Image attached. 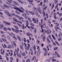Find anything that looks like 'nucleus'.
I'll use <instances>...</instances> for the list:
<instances>
[{"label":"nucleus","instance_id":"f257e3e1","mask_svg":"<svg viewBox=\"0 0 62 62\" xmlns=\"http://www.w3.org/2000/svg\"><path fill=\"white\" fill-rule=\"evenodd\" d=\"M32 20L35 23H36L37 24L39 23V20L38 18H35V17H33L32 19Z\"/></svg>","mask_w":62,"mask_h":62},{"label":"nucleus","instance_id":"f03ea898","mask_svg":"<svg viewBox=\"0 0 62 62\" xmlns=\"http://www.w3.org/2000/svg\"><path fill=\"white\" fill-rule=\"evenodd\" d=\"M47 8V6H46L43 8V16L44 17H45V12H44V10H46V8Z\"/></svg>","mask_w":62,"mask_h":62},{"label":"nucleus","instance_id":"7ed1b4c3","mask_svg":"<svg viewBox=\"0 0 62 62\" xmlns=\"http://www.w3.org/2000/svg\"><path fill=\"white\" fill-rule=\"evenodd\" d=\"M40 9V8L39 7H38L37 8H33V10L34 11H38Z\"/></svg>","mask_w":62,"mask_h":62},{"label":"nucleus","instance_id":"20e7f679","mask_svg":"<svg viewBox=\"0 0 62 62\" xmlns=\"http://www.w3.org/2000/svg\"><path fill=\"white\" fill-rule=\"evenodd\" d=\"M53 22H54V23L55 24L57 25V26H58L59 25V24L58 23H57V21H56L55 20H53Z\"/></svg>","mask_w":62,"mask_h":62},{"label":"nucleus","instance_id":"39448f33","mask_svg":"<svg viewBox=\"0 0 62 62\" xmlns=\"http://www.w3.org/2000/svg\"><path fill=\"white\" fill-rule=\"evenodd\" d=\"M11 45L12 46H13V45H14L15 47H16V43L14 41L12 42V43H11Z\"/></svg>","mask_w":62,"mask_h":62},{"label":"nucleus","instance_id":"423d86ee","mask_svg":"<svg viewBox=\"0 0 62 62\" xmlns=\"http://www.w3.org/2000/svg\"><path fill=\"white\" fill-rule=\"evenodd\" d=\"M3 23H5V24H6V25H8L9 26L10 25V24H11L10 23H8L7 22H6V21H3Z\"/></svg>","mask_w":62,"mask_h":62},{"label":"nucleus","instance_id":"0eeeda50","mask_svg":"<svg viewBox=\"0 0 62 62\" xmlns=\"http://www.w3.org/2000/svg\"><path fill=\"white\" fill-rule=\"evenodd\" d=\"M16 10H18L20 12H22V13H24L23 11L22 10L20 9V8H16Z\"/></svg>","mask_w":62,"mask_h":62},{"label":"nucleus","instance_id":"6e6552de","mask_svg":"<svg viewBox=\"0 0 62 62\" xmlns=\"http://www.w3.org/2000/svg\"><path fill=\"white\" fill-rule=\"evenodd\" d=\"M12 15H14V16H16V17H17V18H20V16H19L17 15H15V14L13 13L12 14Z\"/></svg>","mask_w":62,"mask_h":62},{"label":"nucleus","instance_id":"1a4fd4ad","mask_svg":"<svg viewBox=\"0 0 62 62\" xmlns=\"http://www.w3.org/2000/svg\"><path fill=\"white\" fill-rule=\"evenodd\" d=\"M29 12L32 15H35V12L34 11L32 12L31 11H29Z\"/></svg>","mask_w":62,"mask_h":62},{"label":"nucleus","instance_id":"9d476101","mask_svg":"<svg viewBox=\"0 0 62 62\" xmlns=\"http://www.w3.org/2000/svg\"><path fill=\"white\" fill-rule=\"evenodd\" d=\"M7 15H8L9 17H12V14L11 15L10 13L9 12L7 14Z\"/></svg>","mask_w":62,"mask_h":62},{"label":"nucleus","instance_id":"9b49d317","mask_svg":"<svg viewBox=\"0 0 62 62\" xmlns=\"http://www.w3.org/2000/svg\"><path fill=\"white\" fill-rule=\"evenodd\" d=\"M46 32L47 34H50L51 32V31L50 30H49L46 31Z\"/></svg>","mask_w":62,"mask_h":62},{"label":"nucleus","instance_id":"f8f14e48","mask_svg":"<svg viewBox=\"0 0 62 62\" xmlns=\"http://www.w3.org/2000/svg\"><path fill=\"white\" fill-rule=\"evenodd\" d=\"M13 4H14L15 5H16L17 6H18V5H19V4L17 2H15V1H13Z\"/></svg>","mask_w":62,"mask_h":62},{"label":"nucleus","instance_id":"ddd939ff","mask_svg":"<svg viewBox=\"0 0 62 62\" xmlns=\"http://www.w3.org/2000/svg\"><path fill=\"white\" fill-rule=\"evenodd\" d=\"M19 8L20 9H21V10H22V11H25V10H24V9L23 8L21 7H19Z\"/></svg>","mask_w":62,"mask_h":62},{"label":"nucleus","instance_id":"4468645a","mask_svg":"<svg viewBox=\"0 0 62 62\" xmlns=\"http://www.w3.org/2000/svg\"><path fill=\"white\" fill-rule=\"evenodd\" d=\"M38 55H39L40 54V49H39L38 51Z\"/></svg>","mask_w":62,"mask_h":62},{"label":"nucleus","instance_id":"2eb2a0df","mask_svg":"<svg viewBox=\"0 0 62 62\" xmlns=\"http://www.w3.org/2000/svg\"><path fill=\"white\" fill-rule=\"evenodd\" d=\"M13 19L14 21H15L16 22H18V20H17V19L14 17H13Z\"/></svg>","mask_w":62,"mask_h":62},{"label":"nucleus","instance_id":"dca6fc26","mask_svg":"<svg viewBox=\"0 0 62 62\" xmlns=\"http://www.w3.org/2000/svg\"><path fill=\"white\" fill-rule=\"evenodd\" d=\"M7 1L9 2V3H10V4H11L12 3V2H13V0H6Z\"/></svg>","mask_w":62,"mask_h":62},{"label":"nucleus","instance_id":"f3484780","mask_svg":"<svg viewBox=\"0 0 62 62\" xmlns=\"http://www.w3.org/2000/svg\"><path fill=\"white\" fill-rule=\"evenodd\" d=\"M15 32L16 33H17V34H18V33H19L20 32V31L18 29H17L16 30V31H15Z\"/></svg>","mask_w":62,"mask_h":62},{"label":"nucleus","instance_id":"a211bd4d","mask_svg":"<svg viewBox=\"0 0 62 62\" xmlns=\"http://www.w3.org/2000/svg\"><path fill=\"white\" fill-rule=\"evenodd\" d=\"M15 12L16 13L18 14H20V12L16 10L15 11Z\"/></svg>","mask_w":62,"mask_h":62},{"label":"nucleus","instance_id":"6ab92c4d","mask_svg":"<svg viewBox=\"0 0 62 62\" xmlns=\"http://www.w3.org/2000/svg\"><path fill=\"white\" fill-rule=\"evenodd\" d=\"M0 29H2L3 27H4V25L3 24H0Z\"/></svg>","mask_w":62,"mask_h":62},{"label":"nucleus","instance_id":"aec40b11","mask_svg":"<svg viewBox=\"0 0 62 62\" xmlns=\"http://www.w3.org/2000/svg\"><path fill=\"white\" fill-rule=\"evenodd\" d=\"M13 37L14 39H15L16 40H17V39L15 37V35L14 36H13Z\"/></svg>","mask_w":62,"mask_h":62},{"label":"nucleus","instance_id":"412c9836","mask_svg":"<svg viewBox=\"0 0 62 62\" xmlns=\"http://www.w3.org/2000/svg\"><path fill=\"white\" fill-rule=\"evenodd\" d=\"M39 12V13H40V14H41L42 13V10H40V9L38 10Z\"/></svg>","mask_w":62,"mask_h":62},{"label":"nucleus","instance_id":"4be33fe9","mask_svg":"<svg viewBox=\"0 0 62 62\" xmlns=\"http://www.w3.org/2000/svg\"><path fill=\"white\" fill-rule=\"evenodd\" d=\"M17 39H18L20 41H21V38H20V37L19 36H17Z\"/></svg>","mask_w":62,"mask_h":62},{"label":"nucleus","instance_id":"5701e85b","mask_svg":"<svg viewBox=\"0 0 62 62\" xmlns=\"http://www.w3.org/2000/svg\"><path fill=\"white\" fill-rule=\"evenodd\" d=\"M27 1L30 2V3H33L34 1L33 0H27Z\"/></svg>","mask_w":62,"mask_h":62},{"label":"nucleus","instance_id":"b1692460","mask_svg":"<svg viewBox=\"0 0 62 62\" xmlns=\"http://www.w3.org/2000/svg\"><path fill=\"white\" fill-rule=\"evenodd\" d=\"M9 35L10 36H14L15 35L12 32L10 34H9Z\"/></svg>","mask_w":62,"mask_h":62},{"label":"nucleus","instance_id":"393cba45","mask_svg":"<svg viewBox=\"0 0 62 62\" xmlns=\"http://www.w3.org/2000/svg\"><path fill=\"white\" fill-rule=\"evenodd\" d=\"M28 20L30 22V23H32V21L31 19H30V18L28 17Z\"/></svg>","mask_w":62,"mask_h":62},{"label":"nucleus","instance_id":"a878e982","mask_svg":"<svg viewBox=\"0 0 62 62\" xmlns=\"http://www.w3.org/2000/svg\"><path fill=\"white\" fill-rule=\"evenodd\" d=\"M22 16H23L24 17H25L26 16H27V14H22Z\"/></svg>","mask_w":62,"mask_h":62},{"label":"nucleus","instance_id":"bb28decb","mask_svg":"<svg viewBox=\"0 0 62 62\" xmlns=\"http://www.w3.org/2000/svg\"><path fill=\"white\" fill-rule=\"evenodd\" d=\"M20 48L22 50V51H23L24 49H23V46H22L21 45H20Z\"/></svg>","mask_w":62,"mask_h":62},{"label":"nucleus","instance_id":"cd10ccee","mask_svg":"<svg viewBox=\"0 0 62 62\" xmlns=\"http://www.w3.org/2000/svg\"><path fill=\"white\" fill-rule=\"evenodd\" d=\"M25 48L26 50H28L29 49V47H28L27 46L25 47Z\"/></svg>","mask_w":62,"mask_h":62},{"label":"nucleus","instance_id":"c85d7f7f","mask_svg":"<svg viewBox=\"0 0 62 62\" xmlns=\"http://www.w3.org/2000/svg\"><path fill=\"white\" fill-rule=\"evenodd\" d=\"M1 39H2V40L4 42H5V41H7V40L3 38H1Z\"/></svg>","mask_w":62,"mask_h":62},{"label":"nucleus","instance_id":"c756f323","mask_svg":"<svg viewBox=\"0 0 62 62\" xmlns=\"http://www.w3.org/2000/svg\"><path fill=\"white\" fill-rule=\"evenodd\" d=\"M3 29L4 31H7V30H8V28L6 27L3 28Z\"/></svg>","mask_w":62,"mask_h":62},{"label":"nucleus","instance_id":"7c9ffc66","mask_svg":"<svg viewBox=\"0 0 62 62\" xmlns=\"http://www.w3.org/2000/svg\"><path fill=\"white\" fill-rule=\"evenodd\" d=\"M52 38H53V39H54V40H56V39L54 36V35L52 34Z\"/></svg>","mask_w":62,"mask_h":62},{"label":"nucleus","instance_id":"2f4dec72","mask_svg":"<svg viewBox=\"0 0 62 62\" xmlns=\"http://www.w3.org/2000/svg\"><path fill=\"white\" fill-rule=\"evenodd\" d=\"M41 27L42 29V32H43V25H41Z\"/></svg>","mask_w":62,"mask_h":62},{"label":"nucleus","instance_id":"473e14b6","mask_svg":"<svg viewBox=\"0 0 62 62\" xmlns=\"http://www.w3.org/2000/svg\"><path fill=\"white\" fill-rule=\"evenodd\" d=\"M20 17L19 18V19L20 21H21L22 20V19H23V18L22 17H20Z\"/></svg>","mask_w":62,"mask_h":62},{"label":"nucleus","instance_id":"72a5a7b5","mask_svg":"<svg viewBox=\"0 0 62 62\" xmlns=\"http://www.w3.org/2000/svg\"><path fill=\"white\" fill-rule=\"evenodd\" d=\"M26 24H27V25H29V22L27 20H26Z\"/></svg>","mask_w":62,"mask_h":62},{"label":"nucleus","instance_id":"f704fd0d","mask_svg":"<svg viewBox=\"0 0 62 62\" xmlns=\"http://www.w3.org/2000/svg\"><path fill=\"white\" fill-rule=\"evenodd\" d=\"M55 29L56 31L57 32V31H58V30H57V29H59V28H58V27H55Z\"/></svg>","mask_w":62,"mask_h":62},{"label":"nucleus","instance_id":"c9c22d12","mask_svg":"<svg viewBox=\"0 0 62 62\" xmlns=\"http://www.w3.org/2000/svg\"><path fill=\"white\" fill-rule=\"evenodd\" d=\"M54 4H53L52 5V6L51 7V10L53 9V8H54Z\"/></svg>","mask_w":62,"mask_h":62},{"label":"nucleus","instance_id":"e433bc0d","mask_svg":"<svg viewBox=\"0 0 62 62\" xmlns=\"http://www.w3.org/2000/svg\"><path fill=\"white\" fill-rule=\"evenodd\" d=\"M45 27H46V23L44 22L43 25V27L44 28H45Z\"/></svg>","mask_w":62,"mask_h":62},{"label":"nucleus","instance_id":"4c0bfd02","mask_svg":"<svg viewBox=\"0 0 62 62\" xmlns=\"http://www.w3.org/2000/svg\"><path fill=\"white\" fill-rule=\"evenodd\" d=\"M21 55L22 56H25L26 55L25 53H22Z\"/></svg>","mask_w":62,"mask_h":62},{"label":"nucleus","instance_id":"58836bf2","mask_svg":"<svg viewBox=\"0 0 62 62\" xmlns=\"http://www.w3.org/2000/svg\"><path fill=\"white\" fill-rule=\"evenodd\" d=\"M4 12L5 14H6L7 15L8 14V13L9 12L7 10H5L4 11Z\"/></svg>","mask_w":62,"mask_h":62},{"label":"nucleus","instance_id":"ea45409f","mask_svg":"<svg viewBox=\"0 0 62 62\" xmlns=\"http://www.w3.org/2000/svg\"><path fill=\"white\" fill-rule=\"evenodd\" d=\"M46 39V38L44 36L43 37V40L44 42L45 41Z\"/></svg>","mask_w":62,"mask_h":62},{"label":"nucleus","instance_id":"a19ab883","mask_svg":"<svg viewBox=\"0 0 62 62\" xmlns=\"http://www.w3.org/2000/svg\"><path fill=\"white\" fill-rule=\"evenodd\" d=\"M47 41L48 43H49L51 42V41H50V40L48 39V38H47Z\"/></svg>","mask_w":62,"mask_h":62},{"label":"nucleus","instance_id":"79ce46f5","mask_svg":"<svg viewBox=\"0 0 62 62\" xmlns=\"http://www.w3.org/2000/svg\"><path fill=\"white\" fill-rule=\"evenodd\" d=\"M43 50H44V51L45 52H47V49L46 48H43Z\"/></svg>","mask_w":62,"mask_h":62},{"label":"nucleus","instance_id":"37998d69","mask_svg":"<svg viewBox=\"0 0 62 62\" xmlns=\"http://www.w3.org/2000/svg\"><path fill=\"white\" fill-rule=\"evenodd\" d=\"M43 22V19H41V23L42 24Z\"/></svg>","mask_w":62,"mask_h":62},{"label":"nucleus","instance_id":"c03bdc74","mask_svg":"<svg viewBox=\"0 0 62 62\" xmlns=\"http://www.w3.org/2000/svg\"><path fill=\"white\" fill-rule=\"evenodd\" d=\"M17 0L18 1H19V2H20V3H21V4H23V1H21L20 0Z\"/></svg>","mask_w":62,"mask_h":62},{"label":"nucleus","instance_id":"a18cd8bd","mask_svg":"<svg viewBox=\"0 0 62 62\" xmlns=\"http://www.w3.org/2000/svg\"><path fill=\"white\" fill-rule=\"evenodd\" d=\"M14 27L15 28H16V29H19V28L18 27L16 26H15V25H14Z\"/></svg>","mask_w":62,"mask_h":62},{"label":"nucleus","instance_id":"49530a36","mask_svg":"<svg viewBox=\"0 0 62 62\" xmlns=\"http://www.w3.org/2000/svg\"><path fill=\"white\" fill-rule=\"evenodd\" d=\"M7 5L6 4H4L3 6V7L4 8H7Z\"/></svg>","mask_w":62,"mask_h":62},{"label":"nucleus","instance_id":"de8ad7c7","mask_svg":"<svg viewBox=\"0 0 62 62\" xmlns=\"http://www.w3.org/2000/svg\"><path fill=\"white\" fill-rule=\"evenodd\" d=\"M27 36H30V35H31V34L29 32H27Z\"/></svg>","mask_w":62,"mask_h":62},{"label":"nucleus","instance_id":"09e8293b","mask_svg":"<svg viewBox=\"0 0 62 62\" xmlns=\"http://www.w3.org/2000/svg\"><path fill=\"white\" fill-rule=\"evenodd\" d=\"M36 59V56H33V57L32 58V61H33V60H34V59Z\"/></svg>","mask_w":62,"mask_h":62},{"label":"nucleus","instance_id":"8fccbe9b","mask_svg":"<svg viewBox=\"0 0 62 62\" xmlns=\"http://www.w3.org/2000/svg\"><path fill=\"white\" fill-rule=\"evenodd\" d=\"M17 24L19 26V27H22V25H21V24L19 23H17Z\"/></svg>","mask_w":62,"mask_h":62},{"label":"nucleus","instance_id":"3c124183","mask_svg":"<svg viewBox=\"0 0 62 62\" xmlns=\"http://www.w3.org/2000/svg\"><path fill=\"white\" fill-rule=\"evenodd\" d=\"M38 60L37 59V58L35 59L34 60V62H38Z\"/></svg>","mask_w":62,"mask_h":62},{"label":"nucleus","instance_id":"603ef678","mask_svg":"<svg viewBox=\"0 0 62 62\" xmlns=\"http://www.w3.org/2000/svg\"><path fill=\"white\" fill-rule=\"evenodd\" d=\"M23 40L25 42H26V39H25V37L24 38Z\"/></svg>","mask_w":62,"mask_h":62},{"label":"nucleus","instance_id":"864d4df0","mask_svg":"<svg viewBox=\"0 0 62 62\" xmlns=\"http://www.w3.org/2000/svg\"><path fill=\"white\" fill-rule=\"evenodd\" d=\"M22 29H24V28H25V27H24V24H22Z\"/></svg>","mask_w":62,"mask_h":62},{"label":"nucleus","instance_id":"5fc2aeb1","mask_svg":"<svg viewBox=\"0 0 62 62\" xmlns=\"http://www.w3.org/2000/svg\"><path fill=\"white\" fill-rule=\"evenodd\" d=\"M4 53H5V50H3L2 52L1 53V54H2V55H3L4 54Z\"/></svg>","mask_w":62,"mask_h":62},{"label":"nucleus","instance_id":"6e6d98bb","mask_svg":"<svg viewBox=\"0 0 62 62\" xmlns=\"http://www.w3.org/2000/svg\"><path fill=\"white\" fill-rule=\"evenodd\" d=\"M52 62H56V61H57V60H56V59H53L52 60Z\"/></svg>","mask_w":62,"mask_h":62},{"label":"nucleus","instance_id":"4d7b16f0","mask_svg":"<svg viewBox=\"0 0 62 62\" xmlns=\"http://www.w3.org/2000/svg\"><path fill=\"white\" fill-rule=\"evenodd\" d=\"M58 2V0H55L54 3L55 4H57Z\"/></svg>","mask_w":62,"mask_h":62},{"label":"nucleus","instance_id":"13d9d810","mask_svg":"<svg viewBox=\"0 0 62 62\" xmlns=\"http://www.w3.org/2000/svg\"><path fill=\"white\" fill-rule=\"evenodd\" d=\"M27 45H28V46H27L28 47H29V48H30V45L29 44H27Z\"/></svg>","mask_w":62,"mask_h":62},{"label":"nucleus","instance_id":"bf43d9fd","mask_svg":"<svg viewBox=\"0 0 62 62\" xmlns=\"http://www.w3.org/2000/svg\"><path fill=\"white\" fill-rule=\"evenodd\" d=\"M36 1L37 3H39L40 2V0H35Z\"/></svg>","mask_w":62,"mask_h":62},{"label":"nucleus","instance_id":"052dcab7","mask_svg":"<svg viewBox=\"0 0 62 62\" xmlns=\"http://www.w3.org/2000/svg\"><path fill=\"white\" fill-rule=\"evenodd\" d=\"M47 54H48V53L47 52H45V53L44 54V55L45 56H46V55H47Z\"/></svg>","mask_w":62,"mask_h":62},{"label":"nucleus","instance_id":"680f3d73","mask_svg":"<svg viewBox=\"0 0 62 62\" xmlns=\"http://www.w3.org/2000/svg\"><path fill=\"white\" fill-rule=\"evenodd\" d=\"M26 62H30V59H28L26 60Z\"/></svg>","mask_w":62,"mask_h":62},{"label":"nucleus","instance_id":"e2e57ef3","mask_svg":"<svg viewBox=\"0 0 62 62\" xmlns=\"http://www.w3.org/2000/svg\"><path fill=\"white\" fill-rule=\"evenodd\" d=\"M40 42V41L38 39L37 40V44H39Z\"/></svg>","mask_w":62,"mask_h":62},{"label":"nucleus","instance_id":"0e129e2a","mask_svg":"<svg viewBox=\"0 0 62 62\" xmlns=\"http://www.w3.org/2000/svg\"><path fill=\"white\" fill-rule=\"evenodd\" d=\"M46 18H48V17H49V16H48V14L47 13H46Z\"/></svg>","mask_w":62,"mask_h":62},{"label":"nucleus","instance_id":"69168bd1","mask_svg":"<svg viewBox=\"0 0 62 62\" xmlns=\"http://www.w3.org/2000/svg\"><path fill=\"white\" fill-rule=\"evenodd\" d=\"M58 49V47H56L54 48V50H56Z\"/></svg>","mask_w":62,"mask_h":62},{"label":"nucleus","instance_id":"338daca9","mask_svg":"<svg viewBox=\"0 0 62 62\" xmlns=\"http://www.w3.org/2000/svg\"><path fill=\"white\" fill-rule=\"evenodd\" d=\"M30 24L31 25V26H34V24L32 23H30Z\"/></svg>","mask_w":62,"mask_h":62},{"label":"nucleus","instance_id":"774afa93","mask_svg":"<svg viewBox=\"0 0 62 62\" xmlns=\"http://www.w3.org/2000/svg\"><path fill=\"white\" fill-rule=\"evenodd\" d=\"M12 29L13 31H14V32H15V30L14 29V28H12Z\"/></svg>","mask_w":62,"mask_h":62}]
</instances>
